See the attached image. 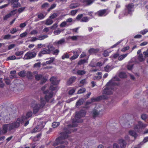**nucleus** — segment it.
<instances>
[{
    "label": "nucleus",
    "mask_w": 148,
    "mask_h": 148,
    "mask_svg": "<svg viewBox=\"0 0 148 148\" xmlns=\"http://www.w3.org/2000/svg\"><path fill=\"white\" fill-rule=\"evenodd\" d=\"M32 114V113L31 111L28 112L26 114V116H23L21 118H18L16 121L12 123L3 125L2 128H0V134H5L8 131H10L18 128L23 122L31 116Z\"/></svg>",
    "instance_id": "nucleus-1"
},
{
    "label": "nucleus",
    "mask_w": 148,
    "mask_h": 148,
    "mask_svg": "<svg viewBox=\"0 0 148 148\" xmlns=\"http://www.w3.org/2000/svg\"><path fill=\"white\" fill-rule=\"evenodd\" d=\"M64 132L61 133V136L56 140V142L53 144V145L55 146L59 144L67 145L68 143L67 141L63 140V139H64L68 138V134L70 133L71 131L69 129H64Z\"/></svg>",
    "instance_id": "nucleus-2"
},
{
    "label": "nucleus",
    "mask_w": 148,
    "mask_h": 148,
    "mask_svg": "<svg viewBox=\"0 0 148 148\" xmlns=\"http://www.w3.org/2000/svg\"><path fill=\"white\" fill-rule=\"evenodd\" d=\"M119 79L114 77L112 79L106 84V86H108L105 88L103 91V94L105 95H111L112 94V90L113 86L118 85L119 83L116 82V80L118 81Z\"/></svg>",
    "instance_id": "nucleus-3"
},
{
    "label": "nucleus",
    "mask_w": 148,
    "mask_h": 148,
    "mask_svg": "<svg viewBox=\"0 0 148 148\" xmlns=\"http://www.w3.org/2000/svg\"><path fill=\"white\" fill-rule=\"evenodd\" d=\"M86 111L84 110H81L79 112H76L75 116V119L76 120H75L74 119L72 121V125H69V127H75L77 125V123L79 122H82L83 120H79L82 117L85 116L86 114Z\"/></svg>",
    "instance_id": "nucleus-4"
},
{
    "label": "nucleus",
    "mask_w": 148,
    "mask_h": 148,
    "mask_svg": "<svg viewBox=\"0 0 148 148\" xmlns=\"http://www.w3.org/2000/svg\"><path fill=\"white\" fill-rule=\"evenodd\" d=\"M51 84L49 88V89L51 91L58 90L59 88L57 86L59 84V81L57 78L54 77H51L50 79Z\"/></svg>",
    "instance_id": "nucleus-5"
},
{
    "label": "nucleus",
    "mask_w": 148,
    "mask_h": 148,
    "mask_svg": "<svg viewBox=\"0 0 148 148\" xmlns=\"http://www.w3.org/2000/svg\"><path fill=\"white\" fill-rule=\"evenodd\" d=\"M38 51V49L36 48H34L32 51L27 52L25 54L23 59L29 60L35 57Z\"/></svg>",
    "instance_id": "nucleus-6"
},
{
    "label": "nucleus",
    "mask_w": 148,
    "mask_h": 148,
    "mask_svg": "<svg viewBox=\"0 0 148 148\" xmlns=\"http://www.w3.org/2000/svg\"><path fill=\"white\" fill-rule=\"evenodd\" d=\"M40 104H36L33 107V112L34 114H36L40 109L42 108L45 106L46 103V101L44 100L43 98H40Z\"/></svg>",
    "instance_id": "nucleus-7"
},
{
    "label": "nucleus",
    "mask_w": 148,
    "mask_h": 148,
    "mask_svg": "<svg viewBox=\"0 0 148 148\" xmlns=\"http://www.w3.org/2000/svg\"><path fill=\"white\" fill-rule=\"evenodd\" d=\"M147 126L146 124L140 121H138L137 124L134 126V130L138 132H140L143 129L145 128Z\"/></svg>",
    "instance_id": "nucleus-8"
},
{
    "label": "nucleus",
    "mask_w": 148,
    "mask_h": 148,
    "mask_svg": "<svg viewBox=\"0 0 148 148\" xmlns=\"http://www.w3.org/2000/svg\"><path fill=\"white\" fill-rule=\"evenodd\" d=\"M134 4L133 3H130L126 5V8L124 11L125 15H127L128 14H131L134 11Z\"/></svg>",
    "instance_id": "nucleus-9"
},
{
    "label": "nucleus",
    "mask_w": 148,
    "mask_h": 148,
    "mask_svg": "<svg viewBox=\"0 0 148 148\" xmlns=\"http://www.w3.org/2000/svg\"><path fill=\"white\" fill-rule=\"evenodd\" d=\"M9 115H8L6 112L1 113L0 114V122H7L10 120Z\"/></svg>",
    "instance_id": "nucleus-10"
},
{
    "label": "nucleus",
    "mask_w": 148,
    "mask_h": 148,
    "mask_svg": "<svg viewBox=\"0 0 148 148\" xmlns=\"http://www.w3.org/2000/svg\"><path fill=\"white\" fill-rule=\"evenodd\" d=\"M53 48V47L51 45H49L47 46V48H45L42 49L41 51L39 53V56H41L40 55L44 54H49L51 52V48Z\"/></svg>",
    "instance_id": "nucleus-11"
},
{
    "label": "nucleus",
    "mask_w": 148,
    "mask_h": 148,
    "mask_svg": "<svg viewBox=\"0 0 148 148\" xmlns=\"http://www.w3.org/2000/svg\"><path fill=\"white\" fill-rule=\"evenodd\" d=\"M44 93L46 95L45 96V99L47 102H48L49 99L51 98L53 96V91L49 92V90L44 91Z\"/></svg>",
    "instance_id": "nucleus-12"
},
{
    "label": "nucleus",
    "mask_w": 148,
    "mask_h": 148,
    "mask_svg": "<svg viewBox=\"0 0 148 148\" xmlns=\"http://www.w3.org/2000/svg\"><path fill=\"white\" fill-rule=\"evenodd\" d=\"M45 124L42 122L40 123V124L36 127L31 131L32 133H35L40 131L44 127Z\"/></svg>",
    "instance_id": "nucleus-13"
},
{
    "label": "nucleus",
    "mask_w": 148,
    "mask_h": 148,
    "mask_svg": "<svg viewBox=\"0 0 148 148\" xmlns=\"http://www.w3.org/2000/svg\"><path fill=\"white\" fill-rule=\"evenodd\" d=\"M19 0H11V5L13 8H19L21 6V4L18 2Z\"/></svg>",
    "instance_id": "nucleus-14"
},
{
    "label": "nucleus",
    "mask_w": 148,
    "mask_h": 148,
    "mask_svg": "<svg viewBox=\"0 0 148 148\" xmlns=\"http://www.w3.org/2000/svg\"><path fill=\"white\" fill-rule=\"evenodd\" d=\"M101 111H98L95 108L92 111V116L94 118L96 117H98L100 116V112Z\"/></svg>",
    "instance_id": "nucleus-15"
},
{
    "label": "nucleus",
    "mask_w": 148,
    "mask_h": 148,
    "mask_svg": "<svg viewBox=\"0 0 148 148\" xmlns=\"http://www.w3.org/2000/svg\"><path fill=\"white\" fill-rule=\"evenodd\" d=\"M119 143L121 148H125L126 143L125 140L122 139H120L119 140Z\"/></svg>",
    "instance_id": "nucleus-16"
},
{
    "label": "nucleus",
    "mask_w": 148,
    "mask_h": 148,
    "mask_svg": "<svg viewBox=\"0 0 148 148\" xmlns=\"http://www.w3.org/2000/svg\"><path fill=\"white\" fill-rule=\"evenodd\" d=\"M65 43V40L64 38H62L58 41H56L54 44L57 46H59L64 44Z\"/></svg>",
    "instance_id": "nucleus-17"
},
{
    "label": "nucleus",
    "mask_w": 148,
    "mask_h": 148,
    "mask_svg": "<svg viewBox=\"0 0 148 148\" xmlns=\"http://www.w3.org/2000/svg\"><path fill=\"white\" fill-rule=\"evenodd\" d=\"M106 10H103L99 11L97 12L98 15L99 16H105L107 14Z\"/></svg>",
    "instance_id": "nucleus-18"
},
{
    "label": "nucleus",
    "mask_w": 148,
    "mask_h": 148,
    "mask_svg": "<svg viewBox=\"0 0 148 148\" xmlns=\"http://www.w3.org/2000/svg\"><path fill=\"white\" fill-rule=\"evenodd\" d=\"M76 77L75 76L71 77L67 82V84L68 85H70L74 82L76 79Z\"/></svg>",
    "instance_id": "nucleus-19"
},
{
    "label": "nucleus",
    "mask_w": 148,
    "mask_h": 148,
    "mask_svg": "<svg viewBox=\"0 0 148 148\" xmlns=\"http://www.w3.org/2000/svg\"><path fill=\"white\" fill-rule=\"evenodd\" d=\"M73 55L70 59L71 60H72L77 58L79 55V53L77 51H74L73 52Z\"/></svg>",
    "instance_id": "nucleus-20"
},
{
    "label": "nucleus",
    "mask_w": 148,
    "mask_h": 148,
    "mask_svg": "<svg viewBox=\"0 0 148 148\" xmlns=\"http://www.w3.org/2000/svg\"><path fill=\"white\" fill-rule=\"evenodd\" d=\"M84 102V100L82 98L79 99L76 103L75 105L76 107H79L80 106L82 105Z\"/></svg>",
    "instance_id": "nucleus-21"
},
{
    "label": "nucleus",
    "mask_w": 148,
    "mask_h": 148,
    "mask_svg": "<svg viewBox=\"0 0 148 148\" xmlns=\"http://www.w3.org/2000/svg\"><path fill=\"white\" fill-rule=\"evenodd\" d=\"M100 97H101L102 99H106V98L105 97V96L104 95L100 97H98L96 98H92L91 99V101L92 102L94 101H99L100 99Z\"/></svg>",
    "instance_id": "nucleus-22"
},
{
    "label": "nucleus",
    "mask_w": 148,
    "mask_h": 148,
    "mask_svg": "<svg viewBox=\"0 0 148 148\" xmlns=\"http://www.w3.org/2000/svg\"><path fill=\"white\" fill-rule=\"evenodd\" d=\"M129 133L130 135L134 137L135 139L138 136V134H137L134 130H130L129 132Z\"/></svg>",
    "instance_id": "nucleus-23"
},
{
    "label": "nucleus",
    "mask_w": 148,
    "mask_h": 148,
    "mask_svg": "<svg viewBox=\"0 0 148 148\" xmlns=\"http://www.w3.org/2000/svg\"><path fill=\"white\" fill-rule=\"evenodd\" d=\"M99 50L98 49L91 48L88 50V52L90 54H93L97 52Z\"/></svg>",
    "instance_id": "nucleus-24"
},
{
    "label": "nucleus",
    "mask_w": 148,
    "mask_h": 148,
    "mask_svg": "<svg viewBox=\"0 0 148 148\" xmlns=\"http://www.w3.org/2000/svg\"><path fill=\"white\" fill-rule=\"evenodd\" d=\"M16 71L15 70L11 71L10 72V74L11 75L10 76V78L13 79L16 78V76L15 75Z\"/></svg>",
    "instance_id": "nucleus-25"
},
{
    "label": "nucleus",
    "mask_w": 148,
    "mask_h": 148,
    "mask_svg": "<svg viewBox=\"0 0 148 148\" xmlns=\"http://www.w3.org/2000/svg\"><path fill=\"white\" fill-rule=\"evenodd\" d=\"M53 23V21L50 18H48L45 21V24L47 25H51Z\"/></svg>",
    "instance_id": "nucleus-26"
},
{
    "label": "nucleus",
    "mask_w": 148,
    "mask_h": 148,
    "mask_svg": "<svg viewBox=\"0 0 148 148\" xmlns=\"http://www.w3.org/2000/svg\"><path fill=\"white\" fill-rule=\"evenodd\" d=\"M48 36L47 35H40L38 36V40H42L45 39L48 37Z\"/></svg>",
    "instance_id": "nucleus-27"
},
{
    "label": "nucleus",
    "mask_w": 148,
    "mask_h": 148,
    "mask_svg": "<svg viewBox=\"0 0 148 148\" xmlns=\"http://www.w3.org/2000/svg\"><path fill=\"white\" fill-rule=\"evenodd\" d=\"M111 66L107 65L104 67V70L106 72H110L112 69Z\"/></svg>",
    "instance_id": "nucleus-28"
},
{
    "label": "nucleus",
    "mask_w": 148,
    "mask_h": 148,
    "mask_svg": "<svg viewBox=\"0 0 148 148\" xmlns=\"http://www.w3.org/2000/svg\"><path fill=\"white\" fill-rule=\"evenodd\" d=\"M86 73V71L84 70H78L76 73L78 75H81L85 74Z\"/></svg>",
    "instance_id": "nucleus-29"
},
{
    "label": "nucleus",
    "mask_w": 148,
    "mask_h": 148,
    "mask_svg": "<svg viewBox=\"0 0 148 148\" xmlns=\"http://www.w3.org/2000/svg\"><path fill=\"white\" fill-rule=\"evenodd\" d=\"M88 62L87 59H83L79 60L78 62L79 65H81L86 63Z\"/></svg>",
    "instance_id": "nucleus-30"
},
{
    "label": "nucleus",
    "mask_w": 148,
    "mask_h": 148,
    "mask_svg": "<svg viewBox=\"0 0 148 148\" xmlns=\"http://www.w3.org/2000/svg\"><path fill=\"white\" fill-rule=\"evenodd\" d=\"M128 54L127 53L120 55L119 57L118 60L120 61L122 60L127 56Z\"/></svg>",
    "instance_id": "nucleus-31"
},
{
    "label": "nucleus",
    "mask_w": 148,
    "mask_h": 148,
    "mask_svg": "<svg viewBox=\"0 0 148 148\" xmlns=\"http://www.w3.org/2000/svg\"><path fill=\"white\" fill-rule=\"evenodd\" d=\"M18 75L19 76L21 77H24L26 75L25 71H22L18 73Z\"/></svg>",
    "instance_id": "nucleus-32"
},
{
    "label": "nucleus",
    "mask_w": 148,
    "mask_h": 148,
    "mask_svg": "<svg viewBox=\"0 0 148 148\" xmlns=\"http://www.w3.org/2000/svg\"><path fill=\"white\" fill-rule=\"evenodd\" d=\"M86 91V89L85 88H82L79 89L77 92L78 94H81L84 92Z\"/></svg>",
    "instance_id": "nucleus-33"
},
{
    "label": "nucleus",
    "mask_w": 148,
    "mask_h": 148,
    "mask_svg": "<svg viewBox=\"0 0 148 148\" xmlns=\"http://www.w3.org/2000/svg\"><path fill=\"white\" fill-rule=\"evenodd\" d=\"M89 18L87 16L84 17L81 19L80 20L81 22H87L88 21Z\"/></svg>",
    "instance_id": "nucleus-34"
},
{
    "label": "nucleus",
    "mask_w": 148,
    "mask_h": 148,
    "mask_svg": "<svg viewBox=\"0 0 148 148\" xmlns=\"http://www.w3.org/2000/svg\"><path fill=\"white\" fill-rule=\"evenodd\" d=\"M49 6V4L47 3H45L41 6V8L42 9H46L48 8Z\"/></svg>",
    "instance_id": "nucleus-35"
},
{
    "label": "nucleus",
    "mask_w": 148,
    "mask_h": 148,
    "mask_svg": "<svg viewBox=\"0 0 148 148\" xmlns=\"http://www.w3.org/2000/svg\"><path fill=\"white\" fill-rule=\"evenodd\" d=\"M43 76L41 74L37 75L35 76V79L37 80H39L42 78Z\"/></svg>",
    "instance_id": "nucleus-36"
},
{
    "label": "nucleus",
    "mask_w": 148,
    "mask_h": 148,
    "mask_svg": "<svg viewBox=\"0 0 148 148\" xmlns=\"http://www.w3.org/2000/svg\"><path fill=\"white\" fill-rule=\"evenodd\" d=\"M60 123L58 122H55L52 123V127L53 128H56L60 125Z\"/></svg>",
    "instance_id": "nucleus-37"
},
{
    "label": "nucleus",
    "mask_w": 148,
    "mask_h": 148,
    "mask_svg": "<svg viewBox=\"0 0 148 148\" xmlns=\"http://www.w3.org/2000/svg\"><path fill=\"white\" fill-rule=\"evenodd\" d=\"M78 6L77 4L76 3L71 4L69 5V8L70 9L75 8L77 7Z\"/></svg>",
    "instance_id": "nucleus-38"
},
{
    "label": "nucleus",
    "mask_w": 148,
    "mask_h": 148,
    "mask_svg": "<svg viewBox=\"0 0 148 148\" xmlns=\"http://www.w3.org/2000/svg\"><path fill=\"white\" fill-rule=\"evenodd\" d=\"M119 76L121 78H124L126 77V75L125 73L121 72L119 74Z\"/></svg>",
    "instance_id": "nucleus-39"
},
{
    "label": "nucleus",
    "mask_w": 148,
    "mask_h": 148,
    "mask_svg": "<svg viewBox=\"0 0 148 148\" xmlns=\"http://www.w3.org/2000/svg\"><path fill=\"white\" fill-rule=\"evenodd\" d=\"M19 29L16 28H12L10 31V33L12 34H14L17 31H18Z\"/></svg>",
    "instance_id": "nucleus-40"
},
{
    "label": "nucleus",
    "mask_w": 148,
    "mask_h": 148,
    "mask_svg": "<svg viewBox=\"0 0 148 148\" xmlns=\"http://www.w3.org/2000/svg\"><path fill=\"white\" fill-rule=\"evenodd\" d=\"M138 59L140 62L143 61L145 60L142 54H140L138 56Z\"/></svg>",
    "instance_id": "nucleus-41"
},
{
    "label": "nucleus",
    "mask_w": 148,
    "mask_h": 148,
    "mask_svg": "<svg viewBox=\"0 0 148 148\" xmlns=\"http://www.w3.org/2000/svg\"><path fill=\"white\" fill-rule=\"evenodd\" d=\"M25 9V7H21L18 8V12L20 14L24 11Z\"/></svg>",
    "instance_id": "nucleus-42"
},
{
    "label": "nucleus",
    "mask_w": 148,
    "mask_h": 148,
    "mask_svg": "<svg viewBox=\"0 0 148 148\" xmlns=\"http://www.w3.org/2000/svg\"><path fill=\"white\" fill-rule=\"evenodd\" d=\"M55 58L53 57H51L50 58V60L47 61L46 63L47 64H50L52 63L54 60Z\"/></svg>",
    "instance_id": "nucleus-43"
},
{
    "label": "nucleus",
    "mask_w": 148,
    "mask_h": 148,
    "mask_svg": "<svg viewBox=\"0 0 148 148\" xmlns=\"http://www.w3.org/2000/svg\"><path fill=\"white\" fill-rule=\"evenodd\" d=\"M69 55L67 53H65L62 56V59L64 60L65 58H69Z\"/></svg>",
    "instance_id": "nucleus-44"
},
{
    "label": "nucleus",
    "mask_w": 148,
    "mask_h": 148,
    "mask_svg": "<svg viewBox=\"0 0 148 148\" xmlns=\"http://www.w3.org/2000/svg\"><path fill=\"white\" fill-rule=\"evenodd\" d=\"M56 4L53 3L52 4V5H51L50 7L48 9L47 11L48 12H49L51 10L55 8L56 6Z\"/></svg>",
    "instance_id": "nucleus-45"
},
{
    "label": "nucleus",
    "mask_w": 148,
    "mask_h": 148,
    "mask_svg": "<svg viewBox=\"0 0 148 148\" xmlns=\"http://www.w3.org/2000/svg\"><path fill=\"white\" fill-rule=\"evenodd\" d=\"M41 136V134H39L37 135L36 136H35L34 137V140L35 141H37L40 138V137Z\"/></svg>",
    "instance_id": "nucleus-46"
},
{
    "label": "nucleus",
    "mask_w": 148,
    "mask_h": 148,
    "mask_svg": "<svg viewBox=\"0 0 148 148\" xmlns=\"http://www.w3.org/2000/svg\"><path fill=\"white\" fill-rule=\"evenodd\" d=\"M45 16L42 13H40L38 15V18L40 19H42L44 18Z\"/></svg>",
    "instance_id": "nucleus-47"
},
{
    "label": "nucleus",
    "mask_w": 148,
    "mask_h": 148,
    "mask_svg": "<svg viewBox=\"0 0 148 148\" xmlns=\"http://www.w3.org/2000/svg\"><path fill=\"white\" fill-rule=\"evenodd\" d=\"M58 15L56 13H54L49 17V18L51 19H54L57 17Z\"/></svg>",
    "instance_id": "nucleus-48"
},
{
    "label": "nucleus",
    "mask_w": 148,
    "mask_h": 148,
    "mask_svg": "<svg viewBox=\"0 0 148 148\" xmlns=\"http://www.w3.org/2000/svg\"><path fill=\"white\" fill-rule=\"evenodd\" d=\"M23 53L24 51H17L15 52V55L16 56H20L23 55Z\"/></svg>",
    "instance_id": "nucleus-49"
},
{
    "label": "nucleus",
    "mask_w": 148,
    "mask_h": 148,
    "mask_svg": "<svg viewBox=\"0 0 148 148\" xmlns=\"http://www.w3.org/2000/svg\"><path fill=\"white\" fill-rule=\"evenodd\" d=\"M41 62H39L38 63H35L34 65V68H39L40 67Z\"/></svg>",
    "instance_id": "nucleus-50"
},
{
    "label": "nucleus",
    "mask_w": 148,
    "mask_h": 148,
    "mask_svg": "<svg viewBox=\"0 0 148 148\" xmlns=\"http://www.w3.org/2000/svg\"><path fill=\"white\" fill-rule=\"evenodd\" d=\"M83 16V14H81L78 15L76 17V19L77 21H80L81 18H82Z\"/></svg>",
    "instance_id": "nucleus-51"
},
{
    "label": "nucleus",
    "mask_w": 148,
    "mask_h": 148,
    "mask_svg": "<svg viewBox=\"0 0 148 148\" xmlns=\"http://www.w3.org/2000/svg\"><path fill=\"white\" fill-rule=\"evenodd\" d=\"M75 91V89L74 88H72L69 90V95H73Z\"/></svg>",
    "instance_id": "nucleus-52"
},
{
    "label": "nucleus",
    "mask_w": 148,
    "mask_h": 148,
    "mask_svg": "<svg viewBox=\"0 0 148 148\" xmlns=\"http://www.w3.org/2000/svg\"><path fill=\"white\" fill-rule=\"evenodd\" d=\"M11 35L10 34H7L5 35L3 38V39L5 40H9L10 39Z\"/></svg>",
    "instance_id": "nucleus-53"
},
{
    "label": "nucleus",
    "mask_w": 148,
    "mask_h": 148,
    "mask_svg": "<svg viewBox=\"0 0 148 148\" xmlns=\"http://www.w3.org/2000/svg\"><path fill=\"white\" fill-rule=\"evenodd\" d=\"M87 83L86 80V79H82L80 82V84H82V85H84L85 84H86Z\"/></svg>",
    "instance_id": "nucleus-54"
},
{
    "label": "nucleus",
    "mask_w": 148,
    "mask_h": 148,
    "mask_svg": "<svg viewBox=\"0 0 148 148\" xmlns=\"http://www.w3.org/2000/svg\"><path fill=\"white\" fill-rule=\"evenodd\" d=\"M58 27V24L57 23H55L52 26L49 27L51 29H54Z\"/></svg>",
    "instance_id": "nucleus-55"
},
{
    "label": "nucleus",
    "mask_w": 148,
    "mask_h": 148,
    "mask_svg": "<svg viewBox=\"0 0 148 148\" xmlns=\"http://www.w3.org/2000/svg\"><path fill=\"white\" fill-rule=\"evenodd\" d=\"M67 24V23L66 21H64L62 22L60 25V26L61 27H65Z\"/></svg>",
    "instance_id": "nucleus-56"
},
{
    "label": "nucleus",
    "mask_w": 148,
    "mask_h": 148,
    "mask_svg": "<svg viewBox=\"0 0 148 148\" xmlns=\"http://www.w3.org/2000/svg\"><path fill=\"white\" fill-rule=\"evenodd\" d=\"M4 80H5V83L7 85H9L10 84V81L8 78H5Z\"/></svg>",
    "instance_id": "nucleus-57"
},
{
    "label": "nucleus",
    "mask_w": 148,
    "mask_h": 148,
    "mask_svg": "<svg viewBox=\"0 0 148 148\" xmlns=\"http://www.w3.org/2000/svg\"><path fill=\"white\" fill-rule=\"evenodd\" d=\"M11 15L9 13L8 14H7L6 15H5L4 17H3V20H6L8 18H9L11 17Z\"/></svg>",
    "instance_id": "nucleus-58"
},
{
    "label": "nucleus",
    "mask_w": 148,
    "mask_h": 148,
    "mask_svg": "<svg viewBox=\"0 0 148 148\" xmlns=\"http://www.w3.org/2000/svg\"><path fill=\"white\" fill-rule=\"evenodd\" d=\"M27 77L29 79H31L32 78V73L30 72H27Z\"/></svg>",
    "instance_id": "nucleus-59"
},
{
    "label": "nucleus",
    "mask_w": 148,
    "mask_h": 148,
    "mask_svg": "<svg viewBox=\"0 0 148 148\" xmlns=\"http://www.w3.org/2000/svg\"><path fill=\"white\" fill-rule=\"evenodd\" d=\"M148 32V29H145L140 31V33L143 35H144Z\"/></svg>",
    "instance_id": "nucleus-60"
},
{
    "label": "nucleus",
    "mask_w": 148,
    "mask_h": 148,
    "mask_svg": "<svg viewBox=\"0 0 148 148\" xmlns=\"http://www.w3.org/2000/svg\"><path fill=\"white\" fill-rule=\"evenodd\" d=\"M38 33V31L35 30H33L32 31L30 34L32 35H36Z\"/></svg>",
    "instance_id": "nucleus-61"
},
{
    "label": "nucleus",
    "mask_w": 148,
    "mask_h": 148,
    "mask_svg": "<svg viewBox=\"0 0 148 148\" xmlns=\"http://www.w3.org/2000/svg\"><path fill=\"white\" fill-rule=\"evenodd\" d=\"M77 12V10H73L71 11V14L72 15H75Z\"/></svg>",
    "instance_id": "nucleus-62"
},
{
    "label": "nucleus",
    "mask_w": 148,
    "mask_h": 148,
    "mask_svg": "<svg viewBox=\"0 0 148 148\" xmlns=\"http://www.w3.org/2000/svg\"><path fill=\"white\" fill-rule=\"evenodd\" d=\"M148 141V136L145 137L143 141L140 143H143V145L145 143Z\"/></svg>",
    "instance_id": "nucleus-63"
},
{
    "label": "nucleus",
    "mask_w": 148,
    "mask_h": 148,
    "mask_svg": "<svg viewBox=\"0 0 148 148\" xmlns=\"http://www.w3.org/2000/svg\"><path fill=\"white\" fill-rule=\"evenodd\" d=\"M27 32H25L21 34L20 35V36L21 38H23V37H25L27 35Z\"/></svg>",
    "instance_id": "nucleus-64"
}]
</instances>
